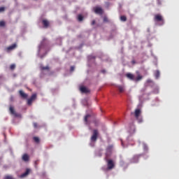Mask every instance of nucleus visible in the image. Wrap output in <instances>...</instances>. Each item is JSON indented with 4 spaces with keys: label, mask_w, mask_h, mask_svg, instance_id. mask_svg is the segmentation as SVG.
<instances>
[{
    "label": "nucleus",
    "mask_w": 179,
    "mask_h": 179,
    "mask_svg": "<svg viewBox=\"0 0 179 179\" xmlns=\"http://www.w3.org/2000/svg\"><path fill=\"white\" fill-rule=\"evenodd\" d=\"M154 20L159 23V26H163V24H164V19H163V16L160 14H156L154 17Z\"/></svg>",
    "instance_id": "1"
},
{
    "label": "nucleus",
    "mask_w": 179,
    "mask_h": 179,
    "mask_svg": "<svg viewBox=\"0 0 179 179\" xmlns=\"http://www.w3.org/2000/svg\"><path fill=\"white\" fill-rule=\"evenodd\" d=\"M114 148V145H109L106 148V158L108 159L110 156H111V153H113V149Z\"/></svg>",
    "instance_id": "2"
},
{
    "label": "nucleus",
    "mask_w": 179,
    "mask_h": 179,
    "mask_svg": "<svg viewBox=\"0 0 179 179\" xmlns=\"http://www.w3.org/2000/svg\"><path fill=\"white\" fill-rule=\"evenodd\" d=\"M105 160L107 162V170H113L114 167H115V164H114V161L113 159H108V158H105Z\"/></svg>",
    "instance_id": "3"
},
{
    "label": "nucleus",
    "mask_w": 179,
    "mask_h": 179,
    "mask_svg": "<svg viewBox=\"0 0 179 179\" xmlns=\"http://www.w3.org/2000/svg\"><path fill=\"white\" fill-rule=\"evenodd\" d=\"M99 138V130L94 129L92 135L91 136V142H96Z\"/></svg>",
    "instance_id": "4"
},
{
    "label": "nucleus",
    "mask_w": 179,
    "mask_h": 179,
    "mask_svg": "<svg viewBox=\"0 0 179 179\" xmlns=\"http://www.w3.org/2000/svg\"><path fill=\"white\" fill-rule=\"evenodd\" d=\"M37 99V94H33L30 99H28L27 100V104L28 106H31V103Z\"/></svg>",
    "instance_id": "5"
},
{
    "label": "nucleus",
    "mask_w": 179,
    "mask_h": 179,
    "mask_svg": "<svg viewBox=\"0 0 179 179\" xmlns=\"http://www.w3.org/2000/svg\"><path fill=\"white\" fill-rule=\"evenodd\" d=\"M84 121L86 124H89L92 121V115H85Z\"/></svg>",
    "instance_id": "6"
},
{
    "label": "nucleus",
    "mask_w": 179,
    "mask_h": 179,
    "mask_svg": "<svg viewBox=\"0 0 179 179\" xmlns=\"http://www.w3.org/2000/svg\"><path fill=\"white\" fill-rule=\"evenodd\" d=\"M136 74L138 76L136 78L134 77V82H139L143 79V76L139 74V71H136Z\"/></svg>",
    "instance_id": "7"
},
{
    "label": "nucleus",
    "mask_w": 179,
    "mask_h": 179,
    "mask_svg": "<svg viewBox=\"0 0 179 179\" xmlns=\"http://www.w3.org/2000/svg\"><path fill=\"white\" fill-rule=\"evenodd\" d=\"M9 110H10V114H12L15 117H19V115L16 113V111H15V108H13V106H10Z\"/></svg>",
    "instance_id": "8"
},
{
    "label": "nucleus",
    "mask_w": 179,
    "mask_h": 179,
    "mask_svg": "<svg viewBox=\"0 0 179 179\" xmlns=\"http://www.w3.org/2000/svg\"><path fill=\"white\" fill-rule=\"evenodd\" d=\"M94 12L98 15H103V9L100 7H96L94 8Z\"/></svg>",
    "instance_id": "9"
},
{
    "label": "nucleus",
    "mask_w": 179,
    "mask_h": 179,
    "mask_svg": "<svg viewBox=\"0 0 179 179\" xmlns=\"http://www.w3.org/2000/svg\"><path fill=\"white\" fill-rule=\"evenodd\" d=\"M126 76L128 78V79H130V80H135V76L131 73H127Z\"/></svg>",
    "instance_id": "10"
},
{
    "label": "nucleus",
    "mask_w": 179,
    "mask_h": 179,
    "mask_svg": "<svg viewBox=\"0 0 179 179\" xmlns=\"http://www.w3.org/2000/svg\"><path fill=\"white\" fill-rule=\"evenodd\" d=\"M29 173L30 169H27L26 171L20 176V178H24V177H27Z\"/></svg>",
    "instance_id": "11"
},
{
    "label": "nucleus",
    "mask_w": 179,
    "mask_h": 179,
    "mask_svg": "<svg viewBox=\"0 0 179 179\" xmlns=\"http://www.w3.org/2000/svg\"><path fill=\"white\" fill-rule=\"evenodd\" d=\"M42 23L43 24V27L47 29V27H48L50 26V22H48V20H43L42 21Z\"/></svg>",
    "instance_id": "12"
},
{
    "label": "nucleus",
    "mask_w": 179,
    "mask_h": 179,
    "mask_svg": "<svg viewBox=\"0 0 179 179\" xmlns=\"http://www.w3.org/2000/svg\"><path fill=\"white\" fill-rule=\"evenodd\" d=\"M134 115H135L136 120H138L139 115H141V109H136Z\"/></svg>",
    "instance_id": "13"
},
{
    "label": "nucleus",
    "mask_w": 179,
    "mask_h": 179,
    "mask_svg": "<svg viewBox=\"0 0 179 179\" xmlns=\"http://www.w3.org/2000/svg\"><path fill=\"white\" fill-rule=\"evenodd\" d=\"M16 48V43H14L11 45L10 46H8L6 50L7 51H12V50H15Z\"/></svg>",
    "instance_id": "14"
},
{
    "label": "nucleus",
    "mask_w": 179,
    "mask_h": 179,
    "mask_svg": "<svg viewBox=\"0 0 179 179\" xmlns=\"http://www.w3.org/2000/svg\"><path fill=\"white\" fill-rule=\"evenodd\" d=\"M80 90L82 93H89V90L86 87H80Z\"/></svg>",
    "instance_id": "15"
},
{
    "label": "nucleus",
    "mask_w": 179,
    "mask_h": 179,
    "mask_svg": "<svg viewBox=\"0 0 179 179\" xmlns=\"http://www.w3.org/2000/svg\"><path fill=\"white\" fill-rule=\"evenodd\" d=\"M19 93L21 97H22V99H26L28 96L27 94L24 93L22 90H20Z\"/></svg>",
    "instance_id": "16"
},
{
    "label": "nucleus",
    "mask_w": 179,
    "mask_h": 179,
    "mask_svg": "<svg viewBox=\"0 0 179 179\" xmlns=\"http://www.w3.org/2000/svg\"><path fill=\"white\" fill-rule=\"evenodd\" d=\"M117 87L120 93H123V92L125 90V88H124V86L122 85H118Z\"/></svg>",
    "instance_id": "17"
},
{
    "label": "nucleus",
    "mask_w": 179,
    "mask_h": 179,
    "mask_svg": "<svg viewBox=\"0 0 179 179\" xmlns=\"http://www.w3.org/2000/svg\"><path fill=\"white\" fill-rule=\"evenodd\" d=\"M22 160H24V162H29V155L27 154H24L22 156Z\"/></svg>",
    "instance_id": "18"
},
{
    "label": "nucleus",
    "mask_w": 179,
    "mask_h": 179,
    "mask_svg": "<svg viewBox=\"0 0 179 179\" xmlns=\"http://www.w3.org/2000/svg\"><path fill=\"white\" fill-rule=\"evenodd\" d=\"M155 76L156 79H159V78L160 77V71H157L155 72Z\"/></svg>",
    "instance_id": "19"
},
{
    "label": "nucleus",
    "mask_w": 179,
    "mask_h": 179,
    "mask_svg": "<svg viewBox=\"0 0 179 179\" xmlns=\"http://www.w3.org/2000/svg\"><path fill=\"white\" fill-rule=\"evenodd\" d=\"M33 139L36 143H40V138L38 137L34 136Z\"/></svg>",
    "instance_id": "20"
},
{
    "label": "nucleus",
    "mask_w": 179,
    "mask_h": 179,
    "mask_svg": "<svg viewBox=\"0 0 179 179\" xmlns=\"http://www.w3.org/2000/svg\"><path fill=\"white\" fill-rule=\"evenodd\" d=\"M78 22H82L83 20V16L82 15H78Z\"/></svg>",
    "instance_id": "21"
},
{
    "label": "nucleus",
    "mask_w": 179,
    "mask_h": 179,
    "mask_svg": "<svg viewBox=\"0 0 179 179\" xmlns=\"http://www.w3.org/2000/svg\"><path fill=\"white\" fill-rule=\"evenodd\" d=\"M120 20L122 22H127V17L125 15H122L120 17Z\"/></svg>",
    "instance_id": "22"
},
{
    "label": "nucleus",
    "mask_w": 179,
    "mask_h": 179,
    "mask_svg": "<svg viewBox=\"0 0 179 179\" xmlns=\"http://www.w3.org/2000/svg\"><path fill=\"white\" fill-rule=\"evenodd\" d=\"M42 71H48L50 69V67L48 66H43L41 67Z\"/></svg>",
    "instance_id": "23"
},
{
    "label": "nucleus",
    "mask_w": 179,
    "mask_h": 179,
    "mask_svg": "<svg viewBox=\"0 0 179 179\" xmlns=\"http://www.w3.org/2000/svg\"><path fill=\"white\" fill-rule=\"evenodd\" d=\"M103 22H104L105 23H108V22H110V20H108V17H103Z\"/></svg>",
    "instance_id": "24"
},
{
    "label": "nucleus",
    "mask_w": 179,
    "mask_h": 179,
    "mask_svg": "<svg viewBox=\"0 0 179 179\" xmlns=\"http://www.w3.org/2000/svg\"><path fill=\"white\" fill-rule=\"evenodd\" d=\"M15 68H16V65H15V64H11L10 66V69H11V71H13V69H15Z\"/></svg>",
    "instance_id": "25"
},
{
    "label": "nucleus",
    "mask_w": 179,
    "mask_h": 179,
    "mask_svg": "<svg viewBox=\"0 0 179 179\" xmlns=\"http://www.w3.org/2000/svg\"><path fill=\"white\" fill-rule=\"evenodd\" d=\"M3 26H5V22L0 21V27H3Z\"/></svg>",
    "instance_id": "26"
},
{
    "label": "nucleus",
    "mask_w": 179,
    "mask_h": 179,
    "mask_svg": "<svg viewBox=\"0 0 179 179\" xmlns=\"http://www.w3.org/2000/svg\"><path fill=\"white\" fill-rule=\"evenodd\" d=\"M2 12H5V7H0V13Z\"/></svg>",
    "instance_id": "27"
},
{
    "label": "nucleus",
    "mask_w": 179,
    "mask_h": 179,
    "mask_svg": "<svg viewBox=\"0 0 179 179\" xmlns=\"http://www.w3.org/2000/svg\"><path fill=\"white\" fill-rule=\"evenodd\" d=\"M138 120V122L139 123H141V122H143V120H142V117H139V116H138V118L137 119Z\"/></svg>",
    "instance_id": "28"
},
{
    "label": "nucleus",
    "mask_w": 179,
    "mask_h": 179,
    "mask_svg": "<svg viewBox=\"0 0 179 179\" xmlns=\"http://www.w3.org/2000/svg\"><path fill=\"white\" fill-rule=\"evenodd\" d=\"M70 71L71 72H73L75 71V66H71Z\"/></svg>",
    "instance_id": "29"
},
{
    "label": "nucleus",
    "mask_w": 179,
    "mask_h": 179,
    "mask_svg": "<svg viewBox=\"0 0 179 179\" xmlns=\"http://www.w3.org/2000/svg\"><path fill=\"white\" fill-rule=\"evenodd\" d=\"M34 164L35 166L37 167V164H38V160L35 161Z\"/></svg>",
    "instance_id": "30"
},
{
    "label": "nucleus",
    "mask_w": 179,
    "mask_h": 179,
    "mask_svg": "<svg viewBox=\"0 0 179 179\" xmlns=\"http://www.w3.org/2000/svg\"><path fill=\"white\" fill-rule=\"evenodd\" d=\"M94 24H96V20H92V25L94 26Z\"/></svg>",
    "instance_id": "31"
},
{
    "label": "nucleus",
    "mask_w": 179,
    "mask_h": 179,
    "mask_svg": "<svg viewBox=\"0 0 179 179\" xmlns=\"http://www.w3.org/2000/svg\"><path fill=\"white\" fill-rule=\"evenodd\" d=\"M34 128H37L38 124H37V123H36V122H34Z\"/></svg>",
    "instance_id": "32"
},
{
    "label": "nucleus",
    "mask_w": 179,
    "mask_h": 179,
    "mask_svg": "<svg viewBox=\"0 0 179 179\" xmlns=\"http://www.w3.org/2000/svg\"><path fill=\"white\" fill-rule=\"evenodd\" d=\"M131 64H133V65H134V64H136V62L135 60H132Z\"/></svg>",
    "instance_id": "33"
},
{
    "label": "nucleus",
    "mask_w": 179,
    "mask_h": 179,
    "mask_svg": "<svg viewBox=\"0 0 179 179\" xmlns=\"http://www.w3.org/2000/svg\"><path fill=\"white\" fill-rule=\"evenodd\" d=\"M91 58H95V57L93 56H89V59H91Z\"/></svg>",
    "instance_id": "34"
},
{
    "label": "nucleus",
    "mask_w": 179,
    "mask_h": 179,
    "mask_svg": "<svg viewBox=\"0 0 179 179\" xmlns=\"http://www.w3.org/2000/svg\"><path fill=\"white\" fill-rule=\"evenodd\" d=\"M101 73H106V70H102V71H101Z\"/></svg>",
    "instance_id": "35"
}]
</instances>
